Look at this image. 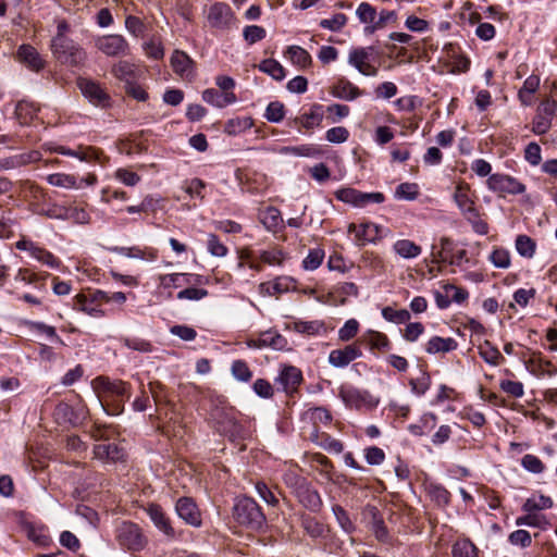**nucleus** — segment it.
Instances as JSON below:
<instances>
[{"label":"nucleus","instance_id":"bb28decb","mask_svg":"<svg viewBox=\"0 0 557 557\" xmlns=\"http://www.w3.org/2000/svg\"><path fill=\"white\" fill-rule=\"evenodd\" d=\"M301 527L305 530L306 534H308L314 541H321L322 537L331 536V528L318 521L313 517H302Z\"/></svg>","mask_w":557,"mask_h":557},{"label":"nucleus","instance_id":"f8f14e48","mask_svg":"<svg viewBox=\"0 0 557 557\" xmlns=\"http://www.w3.org/2000/svg\"><path fill=\"white\" fill-rule=\"evenodd\" d=\"M96 47L108 57L124 55L128 51V44L122 35H106L97 39Z\"/></svg>","mask_w":557,"mask_h":557},{"label":"nucleus","instance_id":"9b49d317","mask_svg":"<svg viewBox=\"0 0 557 557\" xmlns=\"http://www.w3.org/2000/svg\"><path fill=\"white\" fill-rule=\"evenodd\" d=\"M373 50V47L355 48L350 50L348 55L349 64L356 67L361 74L366 76H375L379 72V69L369 62Z\"/></svg>","mask_w":557,"mask_h":557},{"label":"nucleus","instance_id":"6e6552de","mask_svg":"<svg viewBox=\"0 0 557 557\" xmlns=\"http://www.w3.org/2000/svg\"><path fill=\"white\" fill-rule=\"evenodd\" d=\"M288 480H295L296 497L305 508L313 512H317L321 509L322 499L317 490H314L304 479H298L294 475L287 474L285 481L288 482Z\"/></svg>","mask_w":557,"mask_h":557},{"label":"nucleus","instance_id":"c85d7f7f","mask_svg":"<svg viewBox=\"0 0 557 557\" xmlns=\"http://www.w3.org/2000/svg\"><path fill=\"white\" fill-rule=\"evenodd\" d=\"M46 218L70 221L73 225H84L90 222L88 211H41Z\"/></svg>","mask_w":557,"mask_h":557},{"label":"nucleus","instance_id":"cd10ccee","mask_svg":"<svg viewBox=\"0 0 557 557\" xmlns=\"http://www.w3.org/2000/svg\"><path fill=\"white\" fill-rule=\"evenodd\" d=\"M348 232L355 233L358 240L362 242H375L381 238V228L373 223H361L359 225L350 223L348 225Z\"/></svg>","mask_w":557,"mask_h":557},{"label":"nucleus","instance_id":"2f4dec72","mask_svg":"<svg viewBox=\"0 0 557 557\" xmlns=\"http://www.w3.org/2000/svg\"><path fill=\"white\" fill-rule=\"evenodd\" d=\"M73 308L83 311L92 317H102L104 311L95 302V300L86 294H77L74 297Z\"/></svg>","mask_w":557,"mask_h":557},{"label":"nucleus","instance_id":"473e14b6","mask_svg":"<svg viewBox=\"0 0 557 557\" xmlns=\"http://www.w3.org/2000/svg\"><path fill=\"white\" fill-rule=\"evenodd\" d=\"M285 57H287L290 62L300 70H306L312 65V58L310 53L299 46L287 47Z\"/></svg>","mask_w":557,"mask_h":557},{"label":"nucleus","instance_id":"72a5a7b5","mask_svg":"<svg viewBox=\"0 0 557 557\" xmlns=\"http://www.w3.org/2000/svg\"><path fill=\"white\" fill-rule=\"evenodd\" d=\"M360 341L364 342L371 350L385 352L391 348V342L388 337L379 331H368Z\"/></svg>","mask_w":557,"mask_h":557},{"label":"nucleus","instance_id":"4be33fe9","mask_svg":"<svg viewBox=\"0 0 557 557\" xmlns=\"http://www.w3.org/2000/svg\"><path fill=\"white\" fill-rule=\"evenodd\" d=\"M171 65L173 71L181 77L190 78L195 74V62L184 51L175 50L173 52L171 57Z\"/></svg>","mask_w":557,"mask_h":557},{"label":"nucleus","instance_id":"9d476101","mask_svg":"<svg viewBox=\"0 0 557 557\" xmlns=\"http://www.w3.org/2000/svg\"><path fill=\"white\" fill-rule=\"evenodd\" d=\"M490 189L499 194H521L525 186L516 178L500 173L490 175L487 178Z\"/></svg>","mask_w":557,"mask_h":557},{"label":"nucleus","instance_id":"0e129e2a","mask_svg":"<svg viewBox=\"0 0 557 557\" xmlns=\"http://www.w3.org/2000/svg\"><path fill=\"white\" fill-rule=\"evenodd\" d=\"M419 195V187L416 183H401L395 190V197L413 200Z\"/></svg>","mask_w":557,"mask_h":557},{"label":"nucleus","instance_id":"4d7b16f0","mask_svg":"<svg viewBox=\"0 0 557 557\" xmlns=\"http://www.w3.org/2000/svg\"><path fill=\"white\" fill-rule=\"evenodd\" d=\"M332 511L341 525V528L346 533H352L356 530L354 522L350 520L348 512L339 505H334Z\"/></svg>","mask_w":557,"mask_h":557},{"label":"nucleus","instance_id":"ddd939ff","mask_svg":"<svg viewBox=\"0 0 557 557\" xmlns=\"http://www.w3.org/2000/svg\"><path fill=\"white\" fill-rule=\"evenodd\" d=\"M207 18L211 27L224 29L233 23L234 13L228 4L215 2L210 7Z\"/></svg>","mask_w":557,"mask_h":557},{"label":"nucleus","instance_id":"ea45409f","mask_svg":"<svg viewBox=\"0 0 557 557\" xmlns=\"http://www.w3.org/2000/svg\"><path fill=\"white\" fill-rule=\"evenodd\" d=\"M395 252L405 259L416 258L421 253V247L409 239H399L393 246Z\"/></svg>","mask_w":557,"mask_h":557},{"label":"nucleus","instance_id":"49530a36","mask_svg":"<svg viewBox=\"0 0 557 557\" xmlns=\"http://www.w3.org/2000/svg\"><path fill=\"white\" fill-rule=\"evenodd\" d=\"M536 244L528 235H518L516 238V249L524 258H532L535 253Z\"/></svg>","mask_w":557,"mask_h":557},{"label":"nucleus","instance_id":"1a4fd4ad","mask_svg":"<svg viewBox=\"0 0 557 557\" xmlns=\"http://www.w3.org/2000/svg\"><path fill=\"white\" fill-rule=\"evenodd\" d=\"M77 86L92 104L101 108L110 107L111 97L99 83L88 78H78Z\"/></svg>","mask_w":557,"mask_h":557},{"label":"nucleus","instance_id":"8fccbe9b","mask_svg":"<svg viewBox=\"0 0 557 557\" xmlns=\"http://www.w3.org/2000/svg\"><path fill=\"white\" fill-rule=\"evenodd\" d=\"M356 14L361 23L366 24V26H371L375 23L377 12L370 3L361 2L357 8Z\"/></svg>","mask_w":557,"mask_h":557},{"label":"nucleus","instance_id":"7c9ffc66","mask_svg":"<svg viewBox=\"0 0 557 557\" xmlns=\"http://www.w3.org/2000/svg\"><path fill=\"white\" fill-rule=\"evenodd\" d=\"M202 99L212 106L218 108H224L237 101V97L234 92L223 94L214 88H208L202 92Z\"/></svg>","mask_w":557,"mask_h":557},{"label":"nucleus","instance_id":"4c0bfd02","mask_svg":"<svg viewBox=\"0 0 557 557\" xmlns=\"http://www.w3.org/2000/svg\"><path fill=\"white\" fill-rule=\"evenodd\" d=\"M453 557H479L478 547L469 539H460L451 548Z\"/></svg>","mask_w":557,"mask_h":557},{"label":"nucleus","instance_id":"e2e57ef3","mask_svg":"<svg viewBox=\"0 0 557 557\" xmlns=\"http://www.w3.org/2000/svg\"><path fill=\"white\" fill-rule=\"evenodd\" d=\"M347 23V16L344 13H336L331 18L320 21V26L332 32L341 30Z\"/></svg>","mask_w":557,"mask_h":557},{"label":"nucleus","instance_id":"a878e982","mask_svg":"<svg viewBox=\"0 0 557 557\" xmlns=\"http://www.w3.org/2000/svg\"><path fill=\"white\" fill-rule=\"evenodd\" d=\"M17 58L32 71L39 72L45 67V61L30 45H22L17 50Z\"/></svg>","mask_w":557,"mask_h":557},{"label":"nucleus","instance_id":"bf43d9fd","mask_svg":"<svg viewBox=\"0 0 557 557\" xmlns=\"http://www.w3.org/2000/svg\"><path fill=\"white\" fill-rule=\"evenodd\" d=\"M285 116V106L280 101H272L268 104L264 117L272 123L283 121Z\"/></svg>","mask_w":557,"mask_h":557},{"label":"nucleus","instance_id":"393cba45","mask_svg":"<svg viewBox=\"0 0 557 557\" xmlns=\"http://www.w3.org/2000/svg\"><path fill=\"white\" fill-rule=\"evenodd\" d=\"M143 73L144 72L139 67L127 61H120L112 67V74L119 81L124 82L125 85L138 82Z\"/></svg>","mask_w":557,"mask_h":557},{"label":"nucleus","instance_id":"4468645a","mask_svg":"<svg viewBox=\"0 0 557 557\" xmlns=\"http://www.w3.org/2000/svg\"><path fill=\"white\" fill-rule=\"evenodd\" d=\"M362 350L358 343L346 345L344 348L334 349L329 355V362L334 368H345L351 361L360 358Z\"/></svg>","mask_w":557,"mask_h":557},{"label":"nucleus","instance_id":"0eeeda50","mask_svg":"<svg viewBox=\"0 0 557 557\" xmlns=\"http://www.w3.org/2000/svg\"><path fill=\"white\" fill-rule=\"evenodd\" d=\"M557 101L546 98L540 102L535 115L532 120V132L536 135L546 134L550 127L553 119L556 116Z\"/></svg>","mask_w":557,"mask_h":557},{"label":"nucleus","instance_id":"f257e3e1","mask_svg":"<svg viewBox=\"0 0 557 557\" xmlns=\"http://www.w3.org/2000/svg\"><path fill=\"white\" fill-rule=\"evenodd\" d=\"M92 387L108 414H120L124 409V400L129 397V385L121 380L98 376Z\"/></svg>","mask_w":557,"mask_h":557},{"label":"nucleus","instance_id":"680f3d73","mask_svg":"<svg viewBox=\"0 0 557 557\" xmlns=\"http://www.w3.org/2000/svg\"><path fill=\"white\" fill-rule=\"evenodd\" d=\"M232 374L242 382H248L252 377V372L249 369L248 364L244 360H235L232 363Z\"/></svg>","mask_w":557,"mask_h":557},{"label":"nucleus","instance_id":"58836bf2","mask_svg":"<svg viewBox=\"0 0 557 557\" xmlns=\"http://www.w3.org/2000/svg\"><path fill=\"white\" fill-rule=\"evenodd\" d=\"M478 350L480 357L491 366H498L504 359L500 351L488 341L479 345Z\"/></svg>","mask_w":557,"mask_h":557},{"label":"nucleus","instance_id":"e433bc0d","mask_svg":"<svg viewBox=\"0 0 557 557\" xmlns=\"http://www.w3.org/2000/svg\"><path fill=\"white\" fill-rule=\"evenodd\" d=\"M47 182L52 186L67 189L81 187L78 178L73 174L53 173L47 176Z\"/></svg>","mask_w":557,"mask_h":557},{"label":"nucleus","instance_id":"37998d69","mask_svg":"<svg viewBox=\"0 0 557 557\" xmlns=\"http://www.w3.org/2000/svg\"><path fill=\"white\" fill-rule=\"evenodd\" d=\"M259 219L265 228L271 232H277L283 226L281 211H260Z\"/></svg>","mask_w":557,"mask_h":557},{"label":"nucleus","instance_id":"de8ad7c7","mask_svg":"<svg viewBox=\"0 0 557 557\" xmlns=\"http://www.w3.org/2000/svg\"><path fill=\"white\" fill-rule=\"evenodd\" d=\"M553 506V500L548 496L541 495L537 498H528L522 509L525 512H536L539 510L548 509Z\"/></svg>","mask_w":557,"mask_h":557},{"label":"nucleus","instance_id":"7ed1b4c3","mask_svg":"<svg viewBox=\"0 0 557 557\" xmlns=\"http://www.w3.org/2000/svg\"><path fill=\"white\" fill-rule=\"evenodd\" d=\"M239 412L234 407L216 406L211 411V418L215 422L219 432L235 441L246 437V430L238 419Z\"/></svg>","mask_w":557,"mask_h":557},{"label":"nucleus","instance_id":"c9c22d12","mask_svg":"<svg viewBox=\"0 0 557 557\" xmlns=\"http://www.w3.org/2000/svg\"><path fill=\"white\" fill-rule=\"evenodd\" d=\"M38 112L35 103L22 100L15 108V116L21 125H28Z\"/></svg>","mask_w":557,"mask_h":557},{"label":"nucleus","instance_id":"c03bdc74","mask_svg":"<svg viewBox=\"0 0 557 557\" xmlns=\"http://www.w3.org/2000/svg\"><path fill=\"white\" fill-rule=\"evenodd\" d=\"M516 524L536 527L543 530L550 525V523L548 522L544 515H540L536 512H528L525 516L517 518Z\"/></svg>","mask_w":557,"mask_h":557},{"label":"nucleus","instance_id":"dca6fc26","mask_svg":"<svg viewBox=\"0 0 557 557\" xmlns=\"http://www.w3.org/2000/svg\"><path fill=\"white\" fill-rule=\"evenodd\" d=\"M176 512L186 523L193 527L201 525V513L196 503L189 497H181L176 502Z\"/></svg>","mask_w":557,"mask_h":557},{"label":"nucleus","instance_id":"f3484780","mask_svg":"<svg viewBox=\"0 0 557 557\" xmlns=\"http://www.w3.org/2000/svg\"><path fill=\"white\" fill-rule=\"evenodd\" d=\"M286 338L275 331H267L260 334L256 339H248L247 346L249 348L260 349L263 347H271L276 350H282L286 347Z\"/></svg>","mask_w":557,"mask_h":557},{"label":"nucleus","instance_id":"f03ea898","mask_svg":"<svg viewBox=\"0 0 557 557\" xmlns=\"http://www.w3.org/2000/svg\"><path fill=\"white\" fill-rule=\"evenodd\" d=\"M233 517L240 525L251 531H261L267 525V518L261 507L248 496L236 499Z\"/></svg>","mask_w":557,"mask_h":557},{"label":"nucleus","instance_id":"6ab92c4d","mask_svg":"<svg viewBox=\"0 0 557 557\" xmlns=\"http://www.w3.org/2000/svg\"><path fill=\"white\" fill-rule=\"evenodd\" d=\"M330 94L338 99L352 101L363 95V90L345 77L338 78L331 87Z\"/></svg>","mask_w":557,"mask_h":557},{"label":"nucleus","instance_id":"5fc2aeb1","mask_svg":"<svg viewBox=\"0 0 557 557\" xmlns=\"http://www.w3.org/2000/svg\"><path fill=\"white\" fill-rule=\"evenodd\" d=\"M429 495L441 507H446L450 502V493L442 485L431 484Z\"/></svg>","mask_w":557,"mask_h":557},{"label":"nucleus","instance_id":"09e8293b","mask_svg":"<svg viewBox=\"0 0 557 557\" xmlns=\"http://www.w3.org/2000/svg\"><path fill=\"white\" fill-rule=\"evenodd\" d=\"M207 249L211 256L218 258H223L228 252V248L220 240L218 235L214 233L208 234Z\"/></svg>","mask_w":557,"mask_h":557},{"label":"nucleus","instance_id":"13d9d810","mask_svg":"<svg viewBox=\"0 0 557 557\" xmlns=\"http://www.w3.org/2000/svg\"><path fill=\"white\" fill-rule=\"evenodd\" d=\"M382 315L385 320L394 323H406L410 320V312L406 309L395 310L392 307H385L382 309Z\"/></svg>","mask_w":557,"mask_h":557},{"label":"nucleus","instance_id":"a18cd8bd","mask_svg":"<svg viewBox=\"0 0 557 557\" xmlns=\"http://www.w3.org/2000/svg\"><path fill=\"white\" fill-rule=\"evenodd\" d=\"M252 126L253 120L251 117H235L227 121L224 131L228 135H236L251 128Z\"/></svg>","mask_w":557,"mask_h":557},{"label":"nucleus","instance_id":"2eb2a0df","mask_svg":"<svg viewBox=\"0 0 557 557\" xmlns=\"http://www.w3.org/2000/svg\"><path fill=\"white\" fill-rule=\"evenodd\" d=\"M296 280L290 276H277L272 282L260 283L258 289L262 296H278L296 289Z\"/></svg>","mask_w":557,"mask_h":557},{"label":"nucleus","instance_id":"69168bd1","mask_svg":"<svg viewBox=\"0 0 557 557\" xmlns=\"http://www.w3.org/2000/svg\"><path fill=\"white\" fill-rule=\"evenodd\" d=\"M522 467L531 473H542L545 470V465L535 455H524L521 459Z\"/></svg>","mask_w":557,"mask_h":557},{"label":"nucleus","instance_id":"b1692460","mask_svg":"<svg viewBox=\"0 0 557 557\" xmlns=\"http://www.w3.org/2000/svg\"><path fill=\"white\" fill-rule=\"evenodd\" d=\"M323 106L319 103L311 104L309 112H306L301 114L300 116L295 117L293 121L289 122L294 123L295 125L299 124L301 127L306 128L307 131L312 129L313 127H318L321 125L323 121Z\"/></svg>","mask_w":557,"mask_h":557},{"label":"nucleus","instance_id":"5701e85b","mask_svg":"<svg viewBox=\"0 0 557 557\" xmlns=\"http://www.w3.org/2000/svg\"><path fill=\"white\" fill-rule=\"evenodd\" d=\"M94 456L96 459L106 462L124 461L125 450L116 444H98L94 447Z\"/></svg>","mask_w":557,"mask_h":557},{"label":"nucleus","instance_id":"aec40b11","mask_svg":"<svg viewBox=\"0 0 557 557\" xmlns=\"http://www.w3.org/2000/svg\"><path fill=\"white\" fill-rule=\"evenodd\" d=\"M148 516L154 523V525L163 532L168 537L173 539L175 536V530L172 527L171 520L164 512L163 508L158 504H150L146 509Z\"/></svg>","mask_w":557,"mask_h":557},{"label":"nucleus","instance_id":"a19ab883","mask_svg":"<svg viewBox=\"0 0 557 557\" xmlns=\"http://www.w3.org/2000/svg\"><path fill=\"white\" fill-rule=\"evenodd\" d=\"M77 158L81 161L97 162L99 164H103L107 161L103 151L92 146H79L77 148Z\"/></svg>","mask_w":557,"mask_h":557},{"label":"nucleus","instance_id":"774afa93","mask_svg":"<svg viewBox=\"0 0 557 557\" xmlns=\"http://www.w3.org/2000/svg\"><path fill=\"white\" fill-rule=\"evenodd\" d=\"M255 488L259 497L265 502L268 505L275 507L278 505L277 497L273 494V492L269 488V486L262 482L258 481L255 484Z\"/></svg>","mask_w":557,"mask_h":557},{"label":"nucleus","instance_id":"864d4df0","mask_svg":"<svg viewBox=\"0 0 557 557\" xmlns=\"http://www.w3.org/2000/svg\"><path fill=\"white\" fill-rule=\"evenodd\" d=\"M361 263L364 268L370 269L376 273H382L385 270L383 259L379 255L371 251L363 252L361 257Z\"/></svg>","mask_w":557,"mask_h":557},{"label":"nucleus","instance_id":"79ce46f5","mask_svg":"<svg viewBox=\"0 0 557 557\" xmlns=\"http://www.w3.org/2000/svg\"><path fill=\"white\" fill-rule=\"evenodd\" d=\"M258 69L270 75L275 81H283L285 77V70L281 65L280 62H277L274 59H265L263 60L259 65Z\"/></svg>","mask_w":557,"mask_h":557},{"label":"nucleus","instance_id":"338daca9","mask_svg":"<svg viewBox=\"0 0 557 557\" xmlns=\"http://www.w3.org/2000/svg\"><path fill=\"white\" fill-rule=\"evenodd\" d=\"M267 32L263 27L258 25H249L244 28V39L249 44L253 45L263 38H265Z\"/></svg>","mask_w":557,"mask_h":557},{"label":"nucleus","instance_id":"c756f323","mask_svg":"<svg viewBox=\"0 0 557 557\" xmlns=\"http://www.w3.org/2000/svg\"><path fill=\"white\" fill-rule=\"evenodd\" d=\"M277 381L286 393H293L301 383L302 374L298 368L288 366L282 370Z\"/></svg>","mask_w":557,"mask_h":557},{"label":"nucleus","instance_id":"a211bd4d","mask_svg":"<svg viewBox=\"0 0 557 557\" xmlns=\"http://www.w3.org/2000/svg\"><path fill=\"white\" fill-rule=\"evenodd\" d=\"M362 516L371 524L375 537L381 542H385L388 537V531L379 509L375 506L367 505L362 510Z\"/></svg>","mask_w":557,"mask_h":557},{"label":"nucleus","instance_id":"603ef678","mask_svg":"<svg viewBox=\"0 0 557 557\" xmlns=\"http://www.w3.org/2000/svg\"><path fill=\"white\" fill-rule=\"evenodd\" d=\"M324 256V250L322 248L310 249L307 257L302 260L304 269L307 271L317 270L321 265Z\"/></svg>","mask_w":557,"mask_h":557},{"label":"nucleus","instance_id":"20e7f679","mask_svg":"<svg viewBox=\"0 0 557 557\" xmlns=\"http://www.w3.org/2000/svg\"><path fill=\"white\" fill-rule=\"evenodd\" d=\"M54 58L62 64L79 66L86 59V52L67 37L54 36L51 41Z\"/></svg>","mask_w":557,"mask_h":557},{"label":"nucleus","instance_id":"6e6d98bb","mask_svg":"<svg viewBox=\"0 0 557 557\" xmlns=\"http://www.w3.org/2000/svg\"><path fill=\"white\" fill-rule=\"evenodd\" d=\"M260 260L269 265H282L286 256L280 248L262 250L259 256Z\"/></svg>","mask_w":557,"mask_h":557},{"label":"nucleus","instance_id":"3c124183","mask_svg":"<svg viewBox=\"0 0 557 557\" xmlns=\"http://www.w3.org/2000/svg\"><path fill=\"white\" fill-rule=\"evenodd\" d=\"M397 15L395 11L382 10L379 14V18H375V23L371 26H366L364 32L367 34H373L379 29L384 28L389 22H394Z\"/></svg>","mask_w":557,"mask_h":557},{"label":"nucleus","instance_id":"f704fd0d","mask_svg":"<svg viewBox=\"0 0 557 557\" xmlns=\"http://www.w3.org/2000/svg\"><path fill=\"white\" fill-rule=\"evenodd\" d=\"M457 342L451 337L433 336L429 339L425 346L428 354L434 355L438 352H449L457 348Z\"/></svg>","mask_w":557,"mask_h":557},{"label":"nucleus","instance_id":"052dcab7","mask_svg":"<svg viewBox=\"0 0 557 557\" xmlns=\"http://www.w3.org/2000/svg\"><path fill=\"white\" fill-rule=\"evenodd\" d=\"M488 259L496 268L507 269L510 267V253L505 248H495Z\"/></svg>","mask_w":557,"mask_h":557},{"label":"nucleus","instance_id":"412c9836","mask_svg":"<svg viewBox=\"0 0 557 557\" xmlns=\"http://www.w3.org/2000/svg\"><path fill=\"white\" fill-rule=\"evenodd\" d=\"M528 370L537 376H553L557 373V367L545 359L541 352H532L525 361Z\"/></svg>","mask_w":557,"mask_h":557},{"label":"nucleus","instance_id":"423d86ee","mask_svg":"<svg viewBox=\"0 0 557 557\" xmlns=\"http://www.w3.org/2000/svg\"><path fill=\"white\" fill-rule=\"evenodd\" d=\"M335 197L346 205L354 207H366L369 205H380L384 201L385 196L380 193H362L358 189L346 187L335 191Z\"/></svg>","mask_w":557,"mask_h":557},{"label":"nucleus","instance_id":"39448f33","mask_svg":"<svg viewBox=\"0 0 557 557\" xmlns=\"http://www.w3.org/2000/svg\"><path fill=\"white\" fill-rule=\"evenodd\" d=\"M115 537L119 544L128 550H141L147 544L139 525L131 521H124L116 528Z\"/></svg>","mask_w":557,"mask_h":557}]
</instances>
